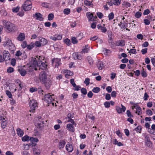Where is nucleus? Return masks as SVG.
Returning a JSON list of instances; mask_svg holds the SVG:
<instances>
[{
	"label": "nucleus",
	"instance_id": "nucleus-1",
	"mask_svg": "<svg viewBox=\"0 0 155 155\" xmlns=\"http://www.w3.org/2000/svg\"><path fill=\"white\" fill-rule=\"evenodd\" d=\"M2 22L4 26L9 31L14 32L17 30V27L10 21L3 20Z\"/></svg>",
	"mask_w": 155,
	"mask_h": 155
},
{
	"label": "nucleus",
	"instance_id": "nucleus-2",
	"mask_svg": "<svg viewBox=\"0 0 155 155\" xmlns=\"http://www.w3.org/2000/svg\"><path fill=\"white\" fill-rule=\"evenodd\" d=\"M3 45L4 47H7L11 51H13L15 48L12 41L9 38H7L5 41L3 42Z\"/></svg>",
	"mask_w": 155,
	"mask_h": 155
},
{
	"label": "nucleus",
	"instance_id": "nucleus-3",
	"mask_svg": "<svg viewBox=\"0 0 155 155\" xmlns=\"http://www.w3.org/2000/svg\"><path fill=\"white\" fill-rule=\"evenodd\" d=\"M29 106L30 108V111L34 113L35 112V110L38 107V104L37 101L34 100H31L29 102Z\"/></svg>",
	"mask_w": 155,
	"mask_h": 155
},
{
	"label": "nucleus",
	"instance_id": "nucleus-4",
	"mask_svg": "<svg viewBox=\"0 0 155 155\" xmlns=\"http://www.w3.org/2000/svg\"><path fill=\"white\" fill-rule=\"evenodd\" d=\"M31 5V2L30 0H27L22 6L23 9L25 11L29 10L32 8Z\"/></svg>",
	"mask_w": 155,
	"mask_h": 155
},
{
	"label": "nucleus",
	"instance_id": "nucleus-5",
	"mask_svg": "<svg viewBox=\"0 0 155 155\" xmlns=\"http://www.w3.org/2000/svg\"><path fill=\"white\" fill-rule=\"evenodd\" d=\"M38 66V68H35V70L39 69L43 70H45L47 68V64L41 61H39Z\"/></svg>",
	"mask_w": 155,
	"mask_h": 155
},
{
	"label": "nucleus",
	"instance_id": "nucleus-6",
	"mask_svg": "<svg viewBox=\"0 0 155 155\" xmlns=\"http://www.w3.org/2000/svg\"><path fill=\"white\" fill-rule=\"evenodd\" d=\"M52 65L55 67L58 68L61 64V60L60 58H54L51 60Z\"/></svg>",
	"mask_w": 155,
	"mask_h": 155
},
{
	"label": "nucleus",
	"instance_id": "nucleus-7",
	"mask_svg": "<svg viewBox=\"0 0 155 155\" xmlns=\"http://www.w3.org/2000/svg\"><path fill=\"white\" fill-rule=\"evenodd\" d=\"M39 78L41 83L45 81V80L48 79L46 72L44 71H41L39 74Z\"/></svg>",
	"mask_w": 155,
	"mask_h": 155
},
{
	"label": "nucleus",
	"instance_id": "nucleus-8",
	"mask_svg": "<svg viewBox=\"0 0 155 155\" xmlns=\"http://www.w3.org/2000/svg\"><path fill=\"white\" fill-rule=\"evenodd\" d=\"M44 100L46 102H47L48 104L51 103L53 100L51 95L50 94H45L44 96Z\"/></svg>",
	"mask_w": 155,
	"mask_h": 155
},
{
	"label": "nucleus",
	"instance_id": "nucleus-9",
	"mask_svg": "<svg viewBox=\"0 0 155 155\" xmlns=\"http://www.w3.org/2000/svg\"><path fill=\"white\" fill-rule=\"evenodd\" d=\"M3 57L5 61L10 60L11 59L10 54L6 51L4 50L3 52Z\"/></svg>",
	"mask_w": 155,
	"mask_h": 155
},
{
	"label": "nucleus",
	"instance_id": "nucleus-10",
	"mask_svg": "<svg viewBox=\"0 0 155 155\" xmlns=\"http://www.w3.org/2000/svg\"><path fill=\"white\" fill-rule=\"evenodd\" d=\"M41 83L44 84L45 87L47 89H49L51 84V81L49 79H48L46 80H45V81L42 82Z\"/></svg>",
	"mask_w": 155,
	"mask_h": 155
},
{
	"label": "nucleus",
	"instance_id": "nucleus-11",
	"mask_svg": "<svg viewBox=\"0 0 155 155\" xmlns=\"http://www.w3.org/2000/svg\"><path fill=\"white\" fill-rule=\"evenodd\" d=\"M121 108L118 106H116V110L118 114L121 113L122 112H124L126 109V107L122 104L121 105Z\"/></svg>",
	"mask_w": 155,
	"mask_h": 155
},
{
	"label": "nucleus",
	"instance_id": "nucleus-12",
	"mask_svg": "<svg viewBox=\"0 0 155 155\" xmlns=\"http://www.w3.org/2000/svg\"><path fill=\"white\" fill-rule=\"evenodd\" d=\"M33 16L36 19L40 21H43L44 18L42 17V15L39 13H36L35 14H33Z\"/></svg>",
	"mask_w": 155,
	"mask_h": 155
},
{
	"label": "nucleus",
	"instance_id": "nucleus-13",
	"mask_svg": "<svg viewBox=\"0 0 155 155\" xmlns=\"http://www.w3.org/2000/svg\"><path fill=\"white\" fill-rule=\"evenodd\" d=\"M65 147L67 151L69 152H71L74 149L73 145L70 143L67 144Z\"/></svg>",
	"mask_w": 155,
	"mask_h": 155
},
{
	"label": "nucleus",
	"instance_id": "nucleus-14",
	"mask_svg": "<svg viewBox=\"0 0 155 155\" xmlns=\"http://www.w3.org/2000/svg\"><path fill=\"white\" fill-rule=\"evenodd\" d=\"M72 56L74 59L75 60L77 59L81 60L82 59L81 55L79 54L77 52L74 53L72 54Z\"/></svg>",
	"mask_w": 155,
	"mask_h": 155
},
{
	"label": "nucleus",
	"instance_id": "nucleus-15",
	"mask_svg": "<svg viewBox=\"0 0 155 155\" xmlns=\"http://www.w3.org/2000/svg\"><path fill=\"white\" fill-rule=\"evenodd\" d=\"M115 44L117 46L123 47L125 45V41L124 40H119L116 41Z\"/></svg>",
	"mask_w": 155,
	"mask_h": 155
},
{
	"label": "nucleus",
	"instance_id": "nucleus-16",
	"mask_svg": "<svg viewBox=\"0 0 155 155\" xmlns=\"http://www.w3.org/2000/svg\"><path fill=\"white\" fill-rule=\"evenodd\" d=\"M66 128L68 131H71V132H74V129L73 124H68L67 125Z\"/></svg>",
	"mask_w": 155,
	"mask_h": 155
},
{
	"label": "nucleus",
	"instance_id": "nucleus-17",
	"mask_svg": "<svg viewBox=\"0 0 155 155\" xmlns=\"http://www.w3.org/2000/svg\"><path fill=\"white\" fill-rule=\"evenodd\" d=\"M97 28L101 30V32L103 33H105L107 31L106 28L104 26H102L101 24H99L97 25Z\"/></svg>",
	"mask_w": 155,
	"mask_h": 155
},
{
	"label": "nucleus",
	"instance_id": "nucleus-18",
	"mask_svg": "<svg viewBox=\"0 0 155 155\" xmlns=\"http://www.w3.org/2000/svg\"><path fill=\"white\" fill-rule=\"evenodd\" d=\"M39 39L40 40V41L42 45H45L47 43V40L44 38L40 37L39 38Z\"/></svg>",
	"mask_w": 155,
	"mask_h": 155
},
{
	"label": "nucleus",
	"instance_id": "nucleus-19",
	"mask_svg": "<svg viewBox=\"0 0 155 155\" xmlns=\"http://www.w3.org/2000/svg\"><path fill=\"white\" fill-rule=\"evenodd\" d=\"M97 67L99 70H102L104 68V66L103 62L101 61H99L97 64Z\"/></svg>",
	"mask_w": 155,
	"mask_h": 155
},
{
	"label": "nucleus",
	"instance_id": "nucleus-20",
	"mask_svg": "<svg viewBox=\"0 0 155 155\" xmlns=\"http://www.w3.org/2000/svg\"><path fill=\"white\" fill-rule=\"evenodd\" d=\"M18 40L22 41L25 39V35L23 33L20 34L17 37Z\"/></svg>",
	"mask_w": 155,
	"mask_h": 155
},
{
	"label": "nucleus",
	"instance_id": "nucleus-21",
	"mask_svg": "<svg viewBox=\"0 0 155 155\" xmlns=\"http://www.w3.org/2000/svg\"><path fill=\"white\" fill-rule=\"evenodd\" d=\"M18 71L22 76H25L26 74V70L23 69H18Z\"/></svg>",
	"mask_w": 155,
	"mask_h": 155
},
{
	"label": "nucleus",
	"instance_id": "nucleus-22",
	"mask_svg": "<svg viewBox=\"0 0 155 155\" xmlns=\"http://www.w3.org/2000/svg\"><path fill=\"white\" fill-rule=\"evenodd\" d=\"M44 122L43 121H41L39 120L37 122V124L38 126V127L40 129H42L44 126Z\"/></svg>",
	"mask_w": 155,
	"mask_h": 155
},
{
	"label": "nucleus",
	"instance_id": "nucleus-23",
	"mask_svg": "<svg viewBox=\"0 0 155 155\" xmlns=\"http://www.w3.org/2000/svg\"><path fill=\"white\" fill-rule=\"evenodd\" d=\"M17 134L20 137L23 136L24 134L23 131L20 128H18L17 129Z\"/></svg>",
	"mask_w": 155,
	"mask_h": 155
},
{
	"label": "nucleus",
	"instance_id": "nucleus-24",
	"mask_svg": "<svg viewBox=\"0 0 155 155\" xmlns=\"http://www.w3.org/2000/svg\"><path fill=\"white\" fill-rule=\"evenodd\" d=\"M87 16L88 18V21H92V17H93V15L90 12H87Z\"/></svg>",
	"mask_w": 155,
	"mask_h": 155
},
{
	"label": "nucleus",
	"instance_id": "nucleus-25",
	"mask_svg": "<svg viewBox=\"0 0 155 155\" xmlns=\"http://www.w3.org/2000/svg\"><path fill=\"white\" fill-rule=\"evenodd\" d=\"M136 109V111L135 112L136 114H138V115H140L142 114V110L141 108L139 106H138L137 107Z\"/></svg>",
	"mask_w": 155,
	"mask_h": 155
},
{
	"label": "nucleus",
	"instance_id": "nucleus-26",
	"mask_svg": "<svg viewBox=\"0 0 155 155\" xmlns=\"http://www.w3.org/2000/svg\"><path fill=\"white\" fill-rule=\"evenodd\" d=\"M65 142L64 141H60L59 143V147L60 149L63 148L65 144Z\"/></svg>",
	"mask_w": 155,
	"mask_h": 155
},
{
	"label": "nucleus",
	"instance_id": "nucleus-27",
	"mask_svg": "<svg viewBox=\"0 0 155 155\" xmlns=\"http://www.w3.org/2000/svg\"><path fill=\"white\" fill-rule=\"evenodd\" d=\"M89 47L87 45H85L84 48L81 51V53L82 54L85 53H87L89 50Z\"/></svg>",
	"mask_w": 155,
	"mask_h": 155
},
{
	"label": "nucleus",
	"instance_id": "nucleus-28",
	"mask_svg": "<svg viewBox=\"0 0 155 155\" xmlns=\"http://www.w3.org/2000/svg\"><path fill=\"white\" fill-rule=\"evenodd\" d=\"M39 61H37L36 58H35V60L33 62V64L35 66V68H38L39 63Z\"/></svg>",
	"mask_w": 155,
	"mask_h": 155
},
{
	"label": "nucleus",
	"instance_id": "nucleus-29",
	"mask_svg": "<svg viewBox=\"0 0 155 155\" xmlns=\"http://www.w3.org/2000/svg\"><path fill=\"white\" fill-rule=\"evenodd\" d=\"M33 153L34 155H39L40 153L39 149L36 148L34 149Z\"/></svg>",
	"mask_w": 155,
	"mask_h": 155
},
{
	"label": "nucleus",
	"instance_id": "nucleus-30",
	"mask_svg": "<svg viewBox=\"0 0 155 155\" xmlns=\"http://www.w3.org/2000/svg\"><path fill=\"white\" fill-rule=\"evenodd\" d=\"M30 137L27 135H25L21 138L22 140L23 141H28L29 140Z\"/></svg>",
	"mask_w": 155,
	"mask_h": 155
},
{
	"label": "nucleus",
	"instance_id": "nucleus-31",
	"mask_svg": "<svg viewBox=\"0 0 155 155\" xmlns=\"http://www.w3.org/2000/svg\"><path fill=\"white\" fill-rule=\"evenodd\" d=\"M121 0H114L113 4L115 5L118 6L120 4Z\"/></svg>",
	"mask_w": 155,
	"mask_h": 155
},
{
	"label": "nucleus",
	"instance_id": "nucleus-32",
	"mask_svg": "<svg viewBox=\"0 0 155 155\" xmlns=\"http://www.w3.org/2000/svg\"><path fill=\"white\" fill-rule=\"evenodd\" d=\"M122 5L124 6L125 7L127 8L130 7V4L127 2L124 1L123 2Z\"/></svg>",
	"mask_w": 155,
	"mask_h": 155
},
{
	"label": "nucleus",
	"instance_id": "nucleus-33",
	"mask_svg": "<svg viewBox=\"0 0 155 155\" xmlns=\"http://www.w3.org/2000/svg\"><path fill=\"white\" fill-rule=\"evenodd\" d=\"M100 88L98 87H94L92 89V91L95 93H97L100 91Z\"/></svg>",
	"mask_w": 155,
	"mask_h": 155
},
{
	"label": "nucleus",
	"instance_id": "nucleus-34",
	"mask_svg": "<svg viewBox=\"0 0 155 155\" xmlns=\"http://www.w3.org/2000/svg\"><path fill=\"white\" fill-rule=\"evenodd\" d=\"M54 18V15L53 13L49 14L48 16V20L49 21L52 20Z\"/></svg>",
	"mask_w": 155,
	"mask_h": 155
},
{
	"label": "nucleus",
	"instance_id": "nucleus-35",
	"mask_svg": "<svg viewBox=\"0 0 155 155\" xmlns=\"http://www.w3.org/2000/svg\"><path fill=\"white\" fill-rule=\"evenodd\" d=\"M35 47V44L34 43H31V44L27 45V48L29 50H31Z\"/></svg>",
	"mask_w": 155,
	"mask_h": 155
},
{
	"label": "nucleus",
	"instance_id": "nucleus-36",
	"mask_svg": "<svg viewBox=\"0 0 155 155\" xmlns=\"http://www.w3.org/2000/svg\"><path fill=\"white\" fill-rule=\"evenodd\" d=\"M84 4L87 6H90L93 5L92 2H90L87 0H85L84 1Z\"/></svg>",
	"mask_w": 155,
	"mask_h": 155
},
{
	"label": "nucleus",
	"instance_id": "nucleus-37",
	"mask_svg": "<svg viewBox=\"0 0 155 155\" xmlns=\"http://www.w3.org/2000/svg\"><path fill=\"white\" fill-rule=\"evenodd\" d=\"M29 140L31 142H37L38 141V140L37 138H33V137H30Z\"/></svg>",
	"mask_w": 155,
	"mask_h": 155
},
{
	"label": "nucleus",
	"instance_id": "nucleus-38",
	"mask_svg": "<svg viewBox=\"0 0 155 155\" xmlns=\"http://www.w3.org/2000/svg\"><path fill=\"white\" fill-rule=\"evenodd\" d=\"M118 25L120 26H121V28L125 29L126 28L127 26V25H126L124 23H122V22H120V23Z\"/></svg>",
	"mask_w": 155,
	"mask_h": 155
},
{
	"label": "nucleus",
	"instance_id": "nucleus-39",
	"mask_svg": "<svg viewBox=\"0 0 155 155\" xmlns=\"http://www.w3.org/2000/svg\"><path fill=\"white\" fill-rule=\"evenodd\" d=\"M22 54V53L20 51H17L15 54V56H16V59H19V56L21 55Z\"/></svg>",
	"mask_w": 155,
	"mask_h": 155
},
{
	"label": "nucleus",
	"instance_id": "nucleus-40",
	"mask_svg": "<svg viewBox=\"0 0 155 155\" xmlns=\"http://www.w3.org/2000/svg\"><path fill=\"white\" fill-rule=\"evenodd\" d=\"M63 12L65 14H66L67 15H68L70 13V10L69 8H65Z\"/></svg>",
	"mask_w": 155,
	"mask_h": 155
},
{
	"label": "nucleus",
	"instance_id": "nucleus-41",
	"mask_svg": "<svg viewBox=\"0 0 155 155\" xmlns=\"http://www.w3.org/2000/svg\"><path fill=\"white\" fill-rule=\"evenodd\" d=\"M114 17V15L113 12H111L108 15L109 20H111L113 19Z\"/></svg>",
	"mask_w": 155,
	"mask_h": 155
},
{
	"label": "nucleus",
	"instance_id": "nucleus-42",
	"mask_svg": "<svg viewBox=\"0 0 155 155\" xmlns=\"http://www.w3.org/2000/svg\"><path fill=\"white\" fill-rule=\"evenodd\" d=\"M142 71L141 73L142 76L143 78H145L147 77V73L144 71V69L143 68Z\"/></svg>",
	"mask_w": 155,
	"mask_h": 155
},
{
	"label": "nucleus",
	"instance_id": "nucleus-43",
	"mask_svg": "<svg viewBox=\"0 0 155 155\" xmlns=\"http://www.w3.org/2000/svg\"><path fill=\"white\" fill-rule=\"evenodd\" d=\"M6 94L8 95V97L10 98H12V96L11 94V93L9 91L7 90L6 91Z\"/></svg>",
	"mask_w": 155,
	"mask_h": 155
},
{
	"label": "nucleus",
	"instance_id": "nucleus-44",
	"mask_svg": "<svg viewBox=\"0 0 155 155\" xmlns=\"http://www.w3.org/2000/svg\"><path fill=\"white\" fill-rule=\"evenodd\" d=\"M142 15V13L139 12H137L135 14V17L137 18H140Z\"/></svg>",
	"mask_w": 155,
	"mask_h": 155
},
{
	"label": "nucleus",
	"instance_id": "nucleus-45",
	"mask_svg": "<svg viewBox=\"0 0 155 155\" xmlns=\"http://www.w3.org/2000/svg\"><path fill=\"white\" fill-rule=\"evenodd\" d=\"M7 124V121H3L1 123V126L2 128H4L5 127Z\"/></svg>",
	"mask_w": 155,
	"mask_h": 155
},
{
	"label": "nucleus",
	"instance_id": "nucleus-46",
	"mask_svg": "<svg viewBox=\"0 0 155 155\" xmlns=\"http://www.w3.org/2000/svg\"><path fill=\"white\" fill-rule=\"evenodd\" d=\"M87 59L88 60L89 64L90 65H92L93 64V61L91 58L90 57H88L87 58Z\"/></svg>",
	"mask_w": 155,
	"mask_h": 155
},
{
	"label": "nucleus",
	"instance_id": "nucleus-47",
	"mask_svg": "<svg viewBox=\"0 0 155 155\" xmlns=\"http://www.w3.org/2000/svg\"><path fill=\"white\" fill-rule=\"evenodd\" d=\"M64 42L68 46L70 45L71 44V41L68 38L65 39L64 41Z\"/></svg>",
	"mask_w": 155,
	"mask_h": 155
},
{
	"label": "nucleus",
	"instance_id": "nucleus-48",
	"mask_svg": "<svg viewBox=\"0 0 155 155\" xmlns=\"http://www.w3.org/2000/svg\"><path fill=\"white\" fill-rule=\"evenodd\" d=\"M104 105L106 108H108L110 107V103L109 101H106L104 103Z\"/></svg>",
	"mask_w": 155,
	"mask_h": 155
},
{
	"label": "nucleus",
	"instance_id": "nucleus-49",
	"mask_svg": "<svg viewBox=\"0 0 155 155\" xmlns=\"http://www.w3.org/2000/svg\"><path fill=\"white\" fill-rule=\"evenodd\" d=\"M71 41L72 42L73 44H76L78 43V41L77 40V39L75 37H72L71 38Z\"/></svg>",
	"mask_w": 155,
	"mask_h": 155
},
{
	"label": "nucleus",
	"instance_id": "nucleus-50",
	"mask_svg": "<svg viewBox=\"0 0 155 155\" xmlns=\"http://www.w3.org/2000/svg\"><path fill=\"white\" fill-rule=\"evenodd\" d=\"M73 75V73L72 72L70 71L69 70H67V74H66L65 75L66 77L67 78L68 76H71Z\"/></svg>",
	"mask_w": 155,
	"mask_h": 155
},
{
	"label": "nucleus",
	"instance_id": "nucleus-51",
	"mask_svg": "<svg viewBox=\"0 0 155 155\" xmlns=\"http://www.w3.org/2000/svg\"><path fill=\"white\" fill-rule=\"evenodd\" d=\"M81 92L82 94L84 95L86 94L87 93L86 89L84 88H83L81 89Z\"/></svg>",
	"mask_w": 155,
	"mask_h": 155
},
{
	"label": "nucleus",
	"instance_id": "nucleus-52",
	"mask_svg": "<svg viewBox=\"0 0 155 155\" xmlns=\"http://www.w3.org/2000/svg\"><path fill=\"white\" fill-rule=\"evenodd\" d=\"M7 71L8 73H11L14 71V69L13 68L10 67L7 69Z\"/></svg>",
	"mask_w": 155,
	"mask_h": 155
},
{
	"label": "nucleus",
	"instance_id": "nucleus-53",
	"mask_svg": "<svg viewBox=\"0 0 155 155\" xmlns=\"http://www.w3.org/2000/svg\"><path fill=\"white\" fill-rule=\"evenodd\" d=\"M20 7L18 6L16 7L13 8L12 9V11L14 12H17L18 11Z\"/></svg>",
	"mask_w": 155,
	"mask_h": 155
},
{
	"label": "nucleus",
	"instance_id": "nucleus-54",
	"mask_svg": "<svg viewBox=\"0 0 155 155\" xmlns=\"http://www.w3.org/2000/svg\"><path fill=\"white\" fill-rule=\"evenodd\" d=\"M35 46L37 47H40L42 45L40 41H36L35 42Z\"/></svg>",
	"mask_w": 155,
	"mask_h": 155
},
{
	"label": "nucleus",
	"instance_id": "nucleus-55",
	"mask_svg": "<svg viewBox=\"0 0 155 155\" xmlns=\"http://www.w3.org/2000/svg\"><path fill=\"white\" fill-rule=\"evenodd\" d=\"M90 79L89 78H87L85 79L84 82L86 84V86L88 85L90 83Z\"/></svg>",
	"mask_w": 155,
	"mask_h": 155
},
{
	"label": "nucleus",
	"instance_id": "nucleus-56",
	"mask_svg": "<svg viewBox=\"0 0 155 155\" xmlns=\"http://www.w3.org/2000/svg\"><path fill=\"white\" fill-rule=\"evenodd\" d=\"M141 129V127L140 126H138L135 129V130L137 132H139L140 133V130Z\"/></svg>",
	"mask_w": 155,
	"mask_h": 155
},
{
	"label": "nucleus",
	"instance_id": "nucleus-57",
	"mask_svg": "<svg viewBox=\"0 0 155 155\" xmlns=\"http://www.w3.org/2000/svg\"><path fill=\"white\" fill-rule=\"evenodd\" d=\"M75 2V0H69L68 2V5H73Z\"/></svg>",
	"mask_w": 155,
	"mask_h": 155
},
{
	"label": "nucleus",
	"instance_id": "nucleus-58",
	"mask_svg": "<svg viewBox=\"0 0 155 155\" xmlns=\"http://www.w3.org/2000/svg\"><path fill=\"white\" fill-rule=\"evenodd\" d=\"M21 46L23 48H25L27 46L26 41H23L21 44Z\"/></svg>",
	"mask_w": 155,
	"mask_h": 155
},
{
	"label": "nucleus",
	"instance_id": "nucleus-59",
	"mask_svg": "<svg viewBox=\"0 0 155 155\" xmlns=\"http://www.w3.org/2000/svg\"><path fill=\"white\" fill-rule=\"evenodd\" d=\"M38 90V89L36 87H32L30 89L29 91L33 93Z\"/></svg>",
	"mask_w": 155,
	"mask_h": 155
},
{
	"label": "nucleus",
	"instance_id": "nucleus-60",
	"mask_svg": "<svg viewBox=\"0 0 155 155\" xmlns=\"http://www.w3.org/2000/svg\"><path fill=\"white\" fill-rule=\"evenodd\" d=\"M55 36L57 40H60L62 38V35H61L57 34L55 35Z\"/></svg>",
	"mask_w": 155,
	"mask_h": 155
},
{
	"label": "nucleus",
	"instance_id": "nucleus-61",
	"mask_svg": "<svg viewBox=\"0 0 155 155\" xmlns=\"http://www.w3.org/2000/svg\"><path fill=\"white\" fill-rule=\"evenodd\" d=\"M146 114L148 115L151 116L153 114V112L150 110L148 109L146 110Z\"/></svg>",
	"mask_w": 155,
	"mask_h": 155
},
{
	"label": "nucleus",
	"instance_id": "nucleus-62",
	"mask_svg": "<svg viewBox=\"0 0 155 155\" xmlns=\"http://www.w3.org/2000/svg\"><path fill=\"white\" fill-rule=\"evenodd\" d=\"M129 53H130L135 54L136 53V50L135 49H131L129 51Z\"/></svg>",
	"mask_w": 155,
	"mask_h": 155
},
{
	"label": "nucleus",
	"instance_id": "nucleus-63",
	"mask_svg": "<svg viewBox=\"0 0 155 155\" xmlns=\"http://www.w3.org/2000/svg\"><path fill=\"white\" fill-rule=\"evenodd\" d=\"M16 60L15 58H13L11 60V64L13 66H14L15 65Z\"/></svg>",
	"mask_w": 155,
	"mask_h": 155
},
{
	"label": "nucleus",
	"instance_id": "nucleus-64",
	"mask_svg": "<svg viewBox=\"0 0 155 155\" xmlns=\"http://www.w3.org/2000/svg\"><path fill=\"white\" fill-rule=\"evenodd\" d=\"M97 15L99 18L100 19H101L102 18L103 15L102 13L101 12H98L97 13Z\"/></svg>",
	"mask_w": 155,
	"mask_h": 155
}]
</instances>
